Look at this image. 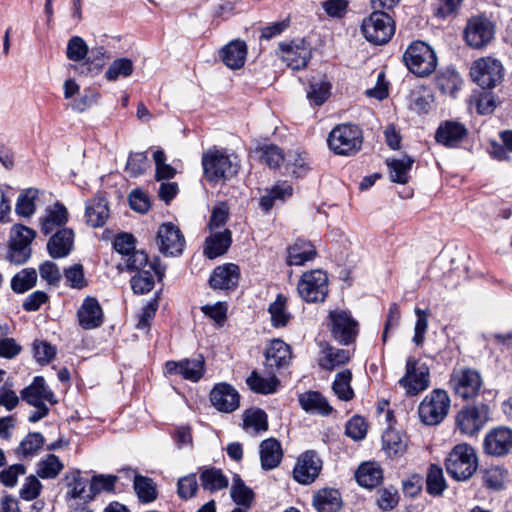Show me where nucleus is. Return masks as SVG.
I'll return each instance as SVG.
<instances>
[{
	"mask_svg": "<svg viewBox=\"0 0 512 512\" xmlns=\"http://www.w3.org/2000/svg\"><path fill=\"white\" fill-rule=\"evenodd\" d=\"M243 429L251 435L267 431L268 421L266 413L259 408L245 410L243 413Z\"/></svg>",
	"mask_w": 512,
	"mask_h": 512,
	"instance_id": "obj_38",
	"label": "nucleus"
},
{
	"mask_svg": "<svg viewBox=\"0 0 512 512\" xmlns=\"http://www.w3.org/2000/svg\"><path fill=\"white\" fill-rule=\"evenodd\" d=\"M38 193L37 189L28 188L19 194L15 206V212L18 216L29 218L35 213Z\"/></svg>",
	"mask_w": 512,
	"mask_h": 512,
	"instance_id": "obj_47",
	"label": "nucleus"
},
{
	"mask_svg": "<svg viewBox=\"0 0 512 512\" xmlns=\"http://www.w3.org/2000/svg\"><path fill=\"white\" fill-rule=\"evenodd\" d=\"M427 492L431 495H441L446 488L442 469L432 464L427 474Z\"/></svg>",
	"mask_w": 512,
	"mask_h": 512,
	"instance_id": "obj_55",
	"label": "nucleus"
},
{
	"mask_svg": "<svg viewBox=\"0 0 512 512\" xmlns=\"http://www.w3.org/2000/svg\"><path fill=\"white\" fill-rule=\"evenodd\" d=\"M284 162L286 164V169L296 177L303 176L308 170V162L306 156L297 151H290L285 156Z\"/></svg>",
	"mask_w": 512,
	"mask_h": 512,
	"instance_id": "obj_60",
	"label": "nucleus"
},
{
	"mask_svg": "<svg viewBox=\"0 0 512 512\" xmlns=\"http://www.w3.org/2000/svg\"><path fill=\"white\" fill-rule=\"evenodd\" d=\"M291 360V348L281 339L272 340L265 351V365L270 369L286 367Z\"/></svg>",
	"mask_w": 512,
	"mask_h": 512,
	"instance_id": "obj_26",
	"label": "nucleus"
},
{
	"mask_svg": "<svg viewBox=\"0 0 512 512\" xmlns=\"http://www.w3.org/2000/svg\"><path fill=\"white\" fill-rule=\"evenodd\" d=\"M37 272L34 268H25L15 274L11 280V289L18 294L32 289L37 283Z\"/></svg>",
	"mask_w": 512,
	"mask_h": 512,
	"instance_id": "obj_49",
	"label": "nucleus"
},
{
	"mask_svg": "<svg viewBox=\"0 0 512 512\" xmlns=\"http://www.w3.org/2000/svg\"><path fill=\"white\" fill-rule=\"evenodd\" d=\"M413 162L414 160L407 155L388 159L387 166L389 167L390 179L399 184H406L409 180V171Z\"/></svg>",
	"mask_w": 512,
	"mask_h": 512,
	"instance_id": "obj_39",
	"label": "nucleus"
},
{
	"mask_svg": "<svg viewBox=\"0 0 512 512\" xmlns=\"http://www.w3.org/2000/svg\"><path fill=\"white\" fill-rule=\"evenodd\" d=\"M74 243V232L70 228L58 229L48 240L47 250L54 259L64 258L70 254Z\"/></svg>",
	"mask_w": 512,
	"mask_h": 512,
	"instance_id": "obj_24",
	"label": "nucleus"
},
{
	"mask_svg": "<svg viewBox=\"0 0 512 512\" xmlns=\"http://www.w3.org/2000/svg\"><path fill=\"white\" fill-rule=\"evenodd\" d=\"M268 312L273 327L281 328L287 326L291 319V314L287 309V297L283 294H278L276 299L269 305Z\"/></svg>",
	"mask_w": 512,
	"mask_h": 512,
	"instance_id": "obj_40",
	"label": "nucleus"
},
{
	"mask_svg": "<svg viewBox=\"0 0 512 512\" xmlns=\"http://www.w3.org/2000/svg\"><path fill=\"white\" fill-rule=\"evenodd\" d=\"M211 235L206 238L204 254L209 259L223 255L231 245L232 234L229 229L210 231Z\"/></svg>",
	"mask_w": 512,
	"mask_h": 512,
	"instance_id": "obj_31",
	"label": "nucleus"
},
{
	"mask_svg": "<svg viewBox=\"0 0 512 512\" xmlns=\"http://www.w3.org/2000/svg\"><path fill=\"white\" fill-rule=\"evenodd\" d=\"M149 167L147 154L144 152L131 153L128 157L125 171L130 177H138Z\"/></svg>",
	"mask_w": 512,
	"mask_h": 512,
	"instance_id": "obj_59",
	"label": "nucleus"
},
{
	"mask_svg": "<svg viewBox=\"0 0 512 512\" xmlns=\"http://www.w3.org/2000/svg\"><path fill=\"white\" fill-rule=\"evenodd\" d=\"M63 468L64 465L60 459L54 454H49L38 462L36 472L43 479H53L60 474Z\"/></svg>",
	"mask_w": 512,
	"mask_h": 512,
	"instance_id": "obj_52",
	"label": "nucleus"
},
{
	"mask_svg": "<svg viewBox=\"0 0 512 512\" xmlns=\"http://www.w3.org/2000/svg\"><path fill=\"white\" fill-rule=\"evenodd\" d=\"M78 323L84 330L98 328L103 323V310L95 297L87 296L77 311Z\"/></svg>",
	"mask_w": 512,
	"mask_h": 512,
	"instance_id": "obj_22",
	"label": "nucleus"
},
{
	"mask_svg": "<svg viewBox=\"0 0 512 512\" xmlns=\"http://www.w3.org/2000/svg\"><path fill=\"white\" fill-rule=\"evenodd\" d=\"M200 481L203 489L210 492L222 490L229 484L228 478L222 470L215 467L203 469L200 474Z\"/></svg>",
	"mask_w": 512,
	"mask_h": 512,
	"instance_id": "obj_42",
	"label": "nucleus"
},
{
	"mask_svg": "<svg viewBox=\"0 0 512 512\" xmlns=\"http://www.w3.org/2000/svg\"><path fill=\"white\" fill-rule=\"evenodd\" d=\"M212 405L220 412L231 413L240 405V395L230 384H216L210 392Z\"/></svg>",
	"mask_w": 512,
	"mask_h": 512,
	"instance_id": "obj_21",
	"label": "nucleus"
},
{
	"mask_svg": "<svg viewBox=\"0 0 512 512\" xmlns=\"http://www.w3.org/2000/svg\"><path fill=\"white\" fill-rule=\"evenodd\" d=\"M64 276L68 286L74 289H83L88 285L81 264H74L64 270Z\"/></svg>",
	"mask_w": 512,
	"mask_h": 512,
	"instance_id": "obj_63",
	"label": "nucleus"
},
{
	"mask_svg": "<svg viewBox=\"0 0 512 512\" xmlns=\"http://www.w3.org/2000/svg\"><path fill=\"white\" fill-rule=\"evenodd\" d=\"M434 96L429 91L413 93L409 108L418 114H427L433 106Z\"/></svg>",
	"mask_w": 512,
	"mask_h": 512,
	"instance_id": "obj_58",
	"label": "nucleus"
},
{
	"mask_svg": "<svg viewBox=\"0 0 512 512\" xmlns=\"http://www.w3.org/2000/svg\"><path fill=\"white\" fill-rule=\"evenodd\" d=\"M313 505L318 512H337L342 505L340 493L336 489L319 490L314 496Z\"/></svg>",
	"mask_w": 512,
	"mask_h": 512,
	"instance_id": "obj_37",
	"label": "nucleus"
},
{
	"mask_svg": "<svg viewBox=\"0 0 512 512\" xmlns=\"http://www.w3.org/2000/svg\"><path fill=\"white\" fill-rule=\"evenodd\" d=\"M152 269L143 270L131 279V287L137 294H145L152 290L154 287V276L151 273Z\"/></svg>",
	"mask_w": 512,
	"mask_h": 512,
	"instance_id": "obj_62",
	"label": "nucleus"
},
{
	"mask_svg": "<svg viewBox=\"0 0 512 512\" xmlns=\"http://www.w3.org/2000/svg\"><path fill=\"white\" fill-rule=\"evenodd\" d=\"M408 448V437L395 429H387L382 435V449L389 458L403 456Z\"/></svg>",
	"mask_w": 512,
	"mask_h": 512,
	"instance_id": "obj_30",
	"label": "nucleus"
},
{
	"mask_svg": "<svg viewBox=\"0 0 512 512\" xmlns=\"http://www.w3.org/2000/svg\"><path fill=\"white\" fill-rule=\"evenodd\" d=\"M165 372L168 375L181 376L191 382H198L204 375L205 362L201 356L194 359L168 361L165 364Z\"/></svg>",
	"mask_w": 512,
	"mask_h": 512,
	"instance_id": "obj_19",
	"label": "nucleus"
},
{
	"mask_svg": "<svg viewBox=\"0 0 512 512\" xmlns=\"http://www.w3.org/2000/svg\"><path fill=\"white\" fill-rule=\"evenodd\" d=\"M352 373L345 369L336 374L332 384L335 395L343 401H349L354 397V391L351 388Z\"/></svg>",
	"mask_w": 512,
	"mask_h": 512,
	"instance_id": "obj_50",
	"label": "nucleus"
},
{
	"mask_svg": "<svg viewBox=\"0 0 512 512\" xmlns=\"http://www.w3.org/2000/svg\"><path fill=\"white\" fill-rule=\"evenodd\" d=\"M398 383L407 395H418L430 386L429 367L425 363L409 357L406 361L405 374Z\"/></svg>",
	"mask_w": 512,
	"mask_h": 512,
	"instance_id": "obj_10",
	"label": "nucleus"
},
{
	"mask_svg": "<svg viewBox=\"0 0 512 512\" xmlns=\"http://www.w3.org/2000/svg\"><path fill=\"white\" fill-rule=\"evenodd\" d=\"M416 322L414 326L413 343L416 346H421L425 341V335L428 331L429 311L420 308H415Z\"/></svg>",
	"mask_w": 512,
	"mask_h": 512,
	"instance_id": "obj_57",
	"label": "nucleus"
},
{
	"mask_svg": "<svg viewBox=\"0 0 512 512\" xmlns=\"http://www.w3.org/2000/svg\"><path fill=\"white\" fill-rule=\"evenodd\" d=\"M133 62L128 58L114 60L108 67L105 77L108 81H116L120 77H128L133 73Z\"/></svg>",
	"mask_w": 512,
	"mask_h": 512,
	"instance_id": "obj_54",
	"label": "nucleus"
},
{
	"mask_svg": "<svg viewBox=\"0 0 512 512\" xmlns=\"http://www.w3.org/2000/svg\"><path fill=\"white\" fill-rule=\"evenodd\" d=\"M465 135L466 129L462 124L446 121L438 127L435 138L438 143L453 147L457 145Z\"/></svg>",
	"mask_w": 512,
	"mask_h": 512,
	"instance_id": "obj_33",
	"label": "nucleus"
},
{
	"mask_svg": "<svg viewBox=\"0 0 512 512\" xmlns=\"http://www.w3.org/2000/svg\"><path fill=\"white\" fill-rule=\"evenodd\" d=\"M292 194L293 188L288 182H278L268 191L266 195L261 197L260 206L263 210L268 211L273 207L275 201H284L291 197Z\"/></svg>",
	"mask_w": 512,
	"mask_h": 512,
	"instance_id": "obj_45",
	"label": "nucleus"
},
{
	"mask_svg": "<svg viewBox=\"0 0 512 512\" xmlns=\"http://www.w3.org/2000/svg\"><path fill=\"white\" fill-rule=\"evenodd\" d=\"M349 359V350L327 346L322 350V355L319 359V365L323 369L333 370L336 367L347 363Z\"/></svg>",
	"mask_w": 512,
	"mask_h": 512,
	"instance_id": "obj_43",
	"label": "nucleus"
},
{
	"mask_svg": "<svg viewBox=\"0 0 512 512\" xmlns=\"http://www.w3.org/2000/svg\"><path fill=\"white\" fill-rule=\"evenodd\" d=\"M493 36V24L487 18L475 16L468 20L464 30V38L470 47L482 48L492 40Z\"/></svg>",
	"mask_w": 512,
	"mask_h": 512,
	"instance_id": "obj_16",
	"label": "nucleus"
},
{
	"mask_svg": "<svg viewBox=\"0 0 512 512\" xmlns=\"http://www.w3.org/2000/svg\"><path fill=\"white\" fill-rule=\"evenodd\" d=\"M110 214L108 202L105 197L96 195L86 202L85 219L86 223L93 227H102Z\"/></svg>",
	"mask_w": 512,
	"mask_h": 512,
	"instance_id": "obj_27",
	"label": "nucleus"
},
{
	"mask_svg": "<svg viewBox=\"0 0 512 512\" xmlns=\"http://www.w3.org/2000/svg\"><path fill=\"white\" fill-rule=\"evenodd\" d=\"M88 51L86 42L79 36H73L67 43L66 56L71 61L80 62L85 59Z\"/></svg>",
	"mask_w": 512,
	"mask_h": 512,
	"instance_id": "obj_61",
	"label": "nucleus"
},
{
	"mask_svg": "<svg viewBox=\"0 0 512 512\" xmlns=\"http://www.w3.org/2000/svg\"><path fill=\"white\" fill-rule=\"evenodd\" d=\"M124 265L126 266V269L128 271H138L142 272L145 270V267H149V269H152L154 273L161 279L164 275L163 270L156 267L154 264L148 263V256L144 251L140 250H133L130 254H128L124 258Z\"/></svg>",
	"mask_w": 512,
	"mask_h": 512,
	"instance_id": "obj_46",
	"label": "nucleus"
},
{
	"mask_svg": "<svg viewBox=\"0 0 512 512\" xmlns=\"http://www.w3.org/2000/svg\"><path fill=\"white\" fill-rule=\"evenodd\" d=\"M239 267L233 263L218 266L212 272L209 283L214 289H232L238 284Z\"/></svg>",
	"mask_w": 512,
	"mask_h": 512,
	"instance_id": "obj_28",
	"label": "nucleus"
},
{
	"mask_svg": "<svg viewBox=\"0 0 512 512\" xmlns=\"http://www.w3.org/2000/svg\"><path fill=\"white\" fill-rule=\"evenodd\" d=\"M133 487L139 500L143 503H150L157 497L155 483L148 477L135 475Z\"/></svg>",
	"mask_w": 512,
	"mask_h": 512,
	"instance_id": "obj_51",
	"label": "nucleus"
},
{
	"mask_svg": "<svg viewBox=\"0 0 512 512\" xmlns=\"http://www.w3.org/2000/svg\"><path fill=\"white\" fill-rule=\"evenodd\" d=\"M395 21L386 12L375 10L364 18L361 31L364 38L374 45L388 43L395 34Z\"/></svg>",
	"mask_w": 512,
	"mask_h": 512,
	"instance_id": "obj_4",
	"label": "nucleus"
},
{
	"mask_svg": "<svg viewBox=\"0 0 512 512\" xmlns=\"http://www.w3.org/2000/svg\"><path fill=\"white\" fill-rule=\"evenodd\" d=\"M297 290L306 302H322L328 293V277L320 269L305 272L298 282Z\"/></svg>",
	"mask_w": 512,
	"mask_h": 512,
	"instance_id": "obj_12",
	"label": "nucleus"
},
{
	"mask_svg": "<svg viewBox=\"0 0 512 512\" xmlns=\"http://www.w3.org/2000/svg\"><path fill=\"white\" fill-rule=\"evenodd\" d=\"M406 67L415 75L425 77L430 75L437 66L434 50L425 42L414 41L403 55Z\"/></svg>",
	"mask_w": 512,
	"mask_h": 512,
	"instance_id": "obj_5",
	"label": "nucleus"
},
{
	"mask_svg": "<svg viewBox=\"0 0 512 512\" xmlns=\"http://www.w3.org/2000/svg\"><path fill=\"white\" fill-rule=\"evenodd\" d=\"M449 385L456 396L463 400H471L479 395L483 387V379L478 370L459 367L453 369Z\"/></svg>",
	"mask_w": 512,
	"mask_h": 512,
	"instance_id": "obj_8",
	"label": "nucleus"
},
{
	"mask_svg": "<svg viewBox=\"0 0 512 512\" xmlns=\"http://www.w3.org/2000/svg\"><path fill=\"white\" fill-rule=\"evenodd\" d=\"M356 480L360 486L365 488H373L377 486L382 478V470L376 463H363L356 471Z\"/></svg>",
	"mask_w": 512,
	"mask_h": 512,
	"instance_id": "obj_41",
	"label": "nucleus"
},
{
	"mask_svg": "<svg viewBox=\"0 0 512 512\" xmlns=\"http://www.w3.org/2000/svg\"><path fill=\"white\" fill-rule=\"evenodd\" d=\"M36 231L22 224H14L10 230L8 258L11 262L22 264L31 256V243Z\"/></svg>",
	"mask_w": 512,
	"mask_h": 512,
	"instance_id": "obj_11",
	"label": "nucleus"
},
{
	"mask_svg": "<svg viewBox=\"0 0 512 512\" xmlns=\"http://www.w3.org/2000/svg\"><path fill=\"white\" fill-rule=\"evenodd\" d=\"M229 217V208L226 203H218L212 210L209 229L210 231H219L225 229L224 226Z\"/></svg>",
	"mask_w": 512,
	"mask_h": 512,
	"instance_id": "obj_64",
	"label": "nucleus"
},
{
	"mask_svg": "<svg viewBox=\"0 0 512 512\" xmlns=\"http://www.w3.org/2000/svg\"><path fill=\"white\" fill-rule=\"evenodd\" d=\"M157 244L163 254L178 256L184 250L185 238L176 225L167 222L158 229Z\"/></svg>",
	"mask_w": 512,
	"mask_h": 512,
	"instance_id": "obj_17",
	"label": "nucleus"
},
{
	"mask_svg": "<svg viewBox=\"0 0 512 512\" xmlns=\"http://www.w3.org/2000/svg\"><path fill=\"white\" fill-rule=\"evenodd\" d=\"M20 395L23 401L35 408V411L28 417L31 423H36L48 415L49 407L47 403L51 405L57 403L54 393L47 386L42 376H36L29 386L21 390Z\"/></svg>",
	"mask_w": 512,
	"mask_h": 512,
	"instance_id": "obj_2",
	"label": "nucleus"
},
{
	"mask_svg": "<svg viewBox=\"0 0 512 512\" xmlns=\"http://www.w3.org/2000/svg\"><path fill=\"white\" fill-rule=\"evenodd\" d=\"M332 85L325 75L313 77L307 89V99L311 105H323L331 94Z\"/></svg>",
	"mask_w": 512,
	"mask_h": 512,
	"instance_id": "obj_35",
	"label": "nucleus"
},
{
	"mask_svg": "<svg viewBox=\"0 0 512 512\" xmlns=\"http://www.w3.org/2000/svg\"><path fill=\"white\" fill-rule=\"evenodd\" d=\"M507 472L499 466H490L483 471L482 479L486 487L499 490L503 487Z\"/></svg>",
	"mask_w": 512,
	"mask_h": 512,
	"instance_id": "obj_56",
	"label": "nucleus"
},
{
	"mask_svg": "<svg viewBox=\"0 0 512 512\" xmlns=\"http://www.w3.org/2000/svg\"><path fill=\"white\" fill-rule=\"evenodd\" d=\"M471 77L483 89H491L499 85L504 78V67L500 60L493 57H482L474 61Z\"/></svg>",
	"mask_w": 512,
	"mask_h": 512,
	"instance_id": "obj_9",
	"label": "nucleus"
},
{
	"mask_svg": "<svg viewBox=\"0 0 512 512\" xmlns=\"http://www.w3.org/2000/svg\"><path fill=\"white\" fill-rule=\"evenodd\" d=\"M321 469L322 461L318 454L308 450L298 457L293 469V477L298 483L308 485L315 481Z\"/></svg>",
	"mask_w": 512,
	"mask_h": 512,
	"instance_id": "obj_18",
	"label": "nucleus"
},
{
	"mask_svg": "<svg viewBox=\"0 0 512 512\" xmlns=\"http://www.w3.org/2000/svg\"><path fill=\"white\" fill-rule=\"evenodd\" d=\"M486 454L504 456L512 449V429L497 427L489 431L483 441Z\"/></svg>",
	"mask_w": 512,
	"mask_h": 512,
	"instance_id": "obj_20",
	"label": "nucleus"
},
{
	"mask_svg": "<svg viewBox=\"0 0 512 512\" xmlns=\"http://www.w3.org/2000/svg\"><path fill=\"white\" fill-rule=\"evenodd\" d=\"M315 256V246L309 241L299 239L288 249L287 264L290 266H301L313 260Z\"/></svg>",
	"mask_w": 512,
	"mask_h": 512,
	"instance_id": "obj_34",
	"label": "nucleus"
},
{
	"mask_svg": "<svg viewBox=\"0 0 512 512\" xmlns=\"http://www.w3.org/2000/svg\"><path fill=\"white\" fill-rule=\"evenodd\" d=\"M219 56L228 68L232 70L240 69L246 61L247 45L240 39L232 40L221 48Z\"/></svg>",
	"mask_w": 512,
	"mask_h": 512,
	"instance_id": "obj_25",
	"label": "nucleus"
},
{
	"mask_svg": "<svg viewBox=\"0 0 512 512\" xmlns=\"http://www.w3.org/2000/svg\"><path fill=\"white\" fill-rule=\"evenodd\" d=\"M246 383L248 387L256 393L272 394L277 391L280 382L274 375L264 377L259 375L256 371H253L247 378Z\"/></svg>",
	"mask_w": 512,
	"mask_h": 512,
	"instance_id": "obj_44",
	"label": "nucleus"
},
{
	"mask_svg": "<svg viewBox=\"0 0 512 512\" xmlns=\"http://www.w3.org/2000/svg\"><path fill=\"white\" fill-rule=\"evenodd\" d=\"M44 442L45 440L41 433L31 432L20 442L16 452L21 458H32L43 447Z\"/></svg>",
	"mask_w": 512,
	"mask_h": 512,
	"instance_id": "obj_48",
	"label": "nucleus"
},
{
	"mask_svg": "<svg viewBox=\"0 0 512 512\" xmlns=\"http://www.w3.org/2000/svg\"><path fill=\"white\" fill-rule=\"evenodd\" d=\"M68 221V211L66 207L56 202L48 206L43 215L39 218L40 230L44 235L51 234L55 230L62 229Z\"/></svg>",
	"mask_w": 512,
	"mask_h": 512,
	"instance_id": "obj_23",
	"label": "nucleus"
},
{
	"mask_svg": "<svg viewBox=\"0 0 512 512\" xmlns=\"http://www.w3.org/2000/svg\"><path fill=\"white\" fill-rule=\"evenodd\" d=\"M437 88L446 95L453 98L456 97L457 92L461 89L463 80L459 73L453 68H446L438 72L436 79Z\"/></svg>",
	"mask_w": 512,
	"mask_h": 512,
	"instance_id": "obj_36",
	"label": "nucleus"
},
{
	"mask_svg": "<svg viewBox=\"0 0 512 512\" xmlns=\"http://www.w3.org/2000/svg\"><path fill=\"white\" fill-rule=\"evenodd\" d=\"M446 471L457 481H466L472 477L478 467L475 450L468 444H458L445 460Z\"/></svg>",
	"mask_w": 512,
	"mask_h": 512,
	"instance_id": "obj_3",
	"label": "nucleus"
},
{
	"mask_svg": "<svg viewBox=\"0 0 512 512\" xmlns=\"http://www.w3.org/2000/svg\"><path fill=\"white\" fill-rule=\"evenodd\" d=\"M300 406L308 413L327 416L333 408L328 400L318 391H308L299 395Z\"/></svg>",
	"mask_w": 512,
	"mask_h": 512,
	"instance_id": "obj_32",
	"label": "nucleus"
},
{
	"mask_svg": "<svg viewBox=\"0 0 512 512\" xmlns=\"http://www.w3.org/2000/svg\"><path fill=\"white\" fill-rule=\"evenodd\" d=\"M204 177L212 183H219L234 177L240 168L236 155L228 154L225 149L211 147L202 154Z\"/></svg>",
	"mask_w": 512,
	"mask_h": 512,
	"instance_id": "obj_1",
	"label": "nucleus"
},
{
	"mask_svg": "<svg viewBox=\"0 0 512 512\" xmlns=\"http://www.w3.org/2000/svg\"><path fill=\"white\" fill-rule=\"evenodd\" d=\"M230 493L233 501L236 504L244 506L245 508L250 507L254 493L249 487L245 485L243 480L238 475L233 477Z\"/></svg>",
	"mask_w": 512,
	"mask_h": 512,
	"instance_id": "obj_53",
	"label": "nucleus"
},
{
	"mask_svg": "<svg viewBox=\"0 0 512 512\" xmlns=\"http://www.w3.org/2000/svg\"><path fill=\"white\" fill-rule=\"evenodd\" d=\"M328 327L332 337L344 345L352 343L358 333L357 322L347 311L341 309L329 312Z\"/></svg>",
	"mask_w": 512,
	"mask_h": 512,
	"instance_id": "obj_15",
	"label": "nucleus"
},
{
	"mask_svg": "<svg viewBox=\"0 0 512 512\" xmlns=\"http://www.w3.org/2000/svg\"><path fill=\"white\" fill-rule=\"evenodd\" d=\"M450 402V397L445 390L434 389L419 404L420 421L426 425L441 423L448 414Z\"/></svg>",
	"mask_w": 512,
	"mask_h": 512,
	"instance_id": "obj_7",
	"label": "nucleus"
},
{
	"mask_svg": "<svg viewBox=\"0 0 512 512\" xmlns=\"http://www.w3.org/2000/svg\"><path fill=\"white\" fill-rule=\"evenodd\" d=\"M490 419V409L486 404L463 407L456 416V425L465 435H476Z\"/></svg>",
	"mask_w": 512,
	"mask_h": 512,
	"instance_id": "obj_13",
	"label": "nucleus"
},
{
	"mask_svg": "<svg viewBox=\"0 0 512 512\" xmlns=\"http://www.w3.org/2000/svg\"><path fill=\"white\" fill-rule=\"evenodd\" d=\"M328 146L337 155L350 156L357 153L363 142L362 131L356 125L341 124L332 129Z\"/></svg>",
	"mask_w": 512,
	"mask_h": 512,
	"instance_id": "obj_6",
	"label": "nucleus"
},
{
	"mask_svg": "<svg viewBox=\"0 0 512 512\" xmlns=\"http://www.w3.org/2000/svg\"><path fill=\"white\" fill-rule=\"evenodd\" d=\"M259 456L261 467L264 470H272L279 466L283 457L280 442L275 438H267L260 443Z\"/></svg>",
	"mask_w": 512,
	"mask_h": 512,
	"instance_id": "obj_29",
	"label": "nucleus"
},
{
	"mask_svg": "<svg viewBox=\"0 0 512 512\" xmlns=\"http://www.w3.org/2000/svg\"><path fill=\"white\" fill-rule=\"evenodd\" d=\"M282 60L292 70L304 69L312 58L311 44L304 38H298L279 44Z\"/></svg>",
	"mask_w": 512,
	"mask_h": 512,
	"instance_id": "obj_14",
	"label": "nucleus"
}]
</instances>
